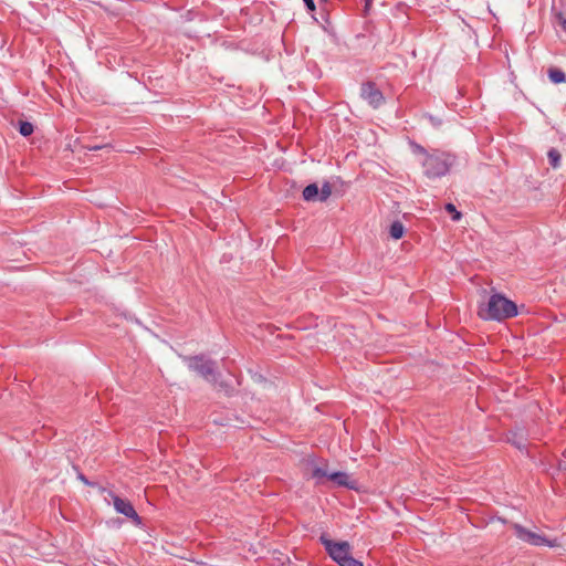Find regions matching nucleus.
Returning a JSON list of instances; mask_svg holds the SVG:
<instances>
[{
	"label": "nucleus",
	"mask_w": 566,
	"mask_h": 566,
	"mask_svg": "<svg viewBox=\"0 0 566 566\" xmlns=\"http://www.w3.org/2000/svg\"><path fill=\"white\" fill-rule=\"evenodd\" d=\"M478 315L485 321H504L517 315L516 304L500 293L490 296L486 303L479 306Z\"/></svg>",
	"instance_id": "nucleus-1"
},
{
	"label": "nucleus",
	"mask_w": 566,
	"mask_h": 566,
	"mask_svg": "<svg viewBox=\"0 0 566 566\" xmlns=\"http://www.w3.org/2000/svg\"><path fill=\"white\" fill-rule=\"evenodd\" d=\"M415 153L424 156L422 166L428 178L441 177L448 172L450 167L448 155L441 153L426 155L424 149L420 146H415Z\"/></svg>",
	"instance_id": "nucleus-2"
},
{
	"label": "nucleus",
	"mask_w": 566,
	"mask_h": 566,
	"mask_svg": "<svg viewBox=\"0 0 566 566\" xmlns=\"http://www.w3.org/2000/svg\"><path fill=\"white\" fill-rule=\"evenodd\" d=\"M186 364L189 369L196 371L207 381H217L219 373L214 363L208 356H186Z\"/></svg>",
	"instance_id": "nucleus-3"
},
{
	"label": "nucleus",
	"mask_w": 566,
	"mask_h": 566,
	"mask_svg": "<svg viewBox=\"0 0 566 566\" xmlns=\"http://www.w3.org/2000/svg\"><path fill=\"white\" fill-rule=\"evenodd\" d=\"M513 530L518 539L533 546H557L556 539H549L545 535L530 531L520 524H513Z\"/></svg>",
	"instance_id": "nucleus-4"
},
{
	"label": "nucleus",
	"mask_w": 566,
	"mask_h": 566,
	"mask_svg": "<svg viewBox=\"0 0 566 566\" xmlns=\"http://www.w3.org/2000/svg\"><path fill=\"white\" fill-rule=\"evenodd\" d=\"M328 555L339 565L352 555V548L348 542H334L325 535L319 537Z\"/></svg>",
	"instance_id": "nucleus-5"
},
{
	"label": "nucleus",
	"mask_w": 566,
	"mask_h": 566,
	"mask_svg": "<svg viewBox=\"0 0 566 566\" xmlns=\"http://www.w3.org/2000/svg\"><path fill=\"white\" fill-rule=\"evenodd\" d=\"M312 475L315 479L327 478L338 486H345L348 489L356 488V481L353 480L346 472H328L324 468L316 467L314 468Z\"/></svg>",
	"instance_id": "nucleus-6"
},
{
	"label": "nucleus",
	"mask_w": 566,
	"mask_h": 566,
	"mask_svg": "<svg viewBox=\"0 0 566 566\" xmlns=\"http://www.w3.org/2000/svg\"><path fill=\"white\" fill-rule=\"evenodd\" d=\"M108 496L113 501L114 509L117 513L125 515L126 517L133 520L136 525L142 524V518L135 511L134 506L128 500L122 499L116 495L114 492L109 491Z\"/></svg>",
	"instance_id": "nucleus-7"
},
{
	"label": "nucleus",
	"mask_w": 566,
	"mask_h": 566,
	"mask_svg": "<svg viewBox=\"0 0 566 566\" xmlns=\"http://www.w3.org/2000/svg\"><path fill=\"white\" fill-rule=\"evenodd\" d=\"M360 95L374 108L379 107L384 103L382 93L378 88H376L375 85L371 83H366L361 85Z\"/></svg>",
	"instance_id": "nucleus-8"
},
{
	"label": "nucleus",
	"mask_w": 566,
	"mask_h": 566,
	"mask_svg": "<svg viewBox=\"0 0 566 566\" xmlns=\"http://www.w3.org/2000/svg\"><path fill=\"white\" fill-rule=\"evenodd\" d=\"M303 198L306 201H315L318 200V187L316 184H311L306 186L303 190Z\"/></svg>",
	"instance_id": "nucleus-9"
},
{
	"label": "nucleus",
	"mask_w": 566,
	"mask_h": 566,
	"mask_svg": "<svg viewBox=\"0 0 566 566\" xmlns=\"http://www.w3.org/2000/svg\"><path fill=\"white\" fill-rule=\"evenodd\" d=\"M509 441L521 451L525 450L527 447L526 439L522 432H513L509 438Z\"/></svg>",
	"instance_id": "nucleus-10"
},
{
	"label": "nucleus",
	"mask_w": 566,
	"mask_h": 566,
	"mask_svg": "<svg viewBox=\"0 0 566 566\" xmlns=\"http://www.w3.org/2000/svg\"><path fill=\"white\" fill-rule=\"evenodd\" d=\"M390 237L395 240H399L403 237L405 227L400 221H395L391 223L389 229Z\"/></svg>",
	"instance_id": "nucleus-11"
},
{
	"label": "nucleus",
	"mask_w": 566,
	"mask_h": 566,
	"mask_svg": "<svg viewBox=\"0 0 566 566\" xmlns=\"http://www.w3.org/2000/svg\"><path fill=\"white\" fill-rule=\"evenodd\" d=\"M548 77L555 84L566 82V74L559 69H549Z\"/></svg>",
	"instance_id": "nucleus-12"
},
{
	"label": "nucleus",
	"mask_w": 566,
	"mask_h": 566,
	"mask_svg": "<svg viewBox=\"0 0 566 566\" xmlns=\"http://www.w3.org/2000/svg\"><path fill=\"white\" fill-rule=\"evenodd\" d=\"M332 195V186L329 182H325L321 189H318V201H326Z\"/></svg>",
	"instance_id": "nucleus-13"
},
{
	"label": "nucleus",
	"mask_w": 566,
	"mask_h": 566,
	"mask_svg": "<svg viewBox=\"0 0 566 566\" xmlns=\"http://www.w3.org/2000/svg\"><path fill=\"white\" fill-rule=\"evenodd\" d=\"M549 164L554 169L559 167L560 154L556 149H551L547 154Z\"/></svg>",
	"instance_id": "nucleus-14"
},
{
	"label": "nucleus",
	"mask_w": 566,
	"mask_h": 566,
	"mask_svg": "<svg viewBox=\"0 0 566 566\" xmlns=\"http://www.w3.org/2000/svg\"><path fill=\"white\" fill-rule=\"evenodd\" d=\"M19 132L22 136H30L33 133V125L29 122H20Z\"/></svg>",
	"instance_id": "nucleus-15"
},
{
	"label": "nucleus",
	"mask_w": 566,
	"mask_h": 566,
	"mask_svg": "<svg viewBox=\"0 0 566 566\" xmlns=\"http://www.w3.org/2000/svg\"><path fill=\"white\" fill-rule=\"evenodd\" d=\"M339 566H364L363 563H360L359 560L355 559L352 555L346 558L345 560H343Z\"/></svg>",
	"instance_id": "nucleus-16"
},
{
	"label": "nucleus",
	"mask_w": 566,
	"mask_h": 566,
	"mask_svg": "<svg viewBox=\"0 0 566 566\" xmlns=\"http://www.w3.org/2000/svg\"><path fill=\"white\" fill-rule=\"evenodd\" d=\"M446 209H447V211H449V212L453 213L452 219H453L454 221H458V220H460V219H461V213H460L459 211H457V209H455L454 205H452V203H448V205L446 206Z\"/></svg>",
	"instance_id": "nucleus-17"
},
{
	"label": "nucleus",
	"mask_w": 566,
	"mask_h": 566,
	"mask_svg": "<svg viewBox=\"0 0 566 566\" xmlns=\"http://www.w3.org/2000/svg\"><path fill=\"white\" fill-rule=\"evenodd\" d=\"M556 21L557 24L566 32V18L562 13H558L556 15Z\"/></svg>",
	"instance_id": "nucleus-18"
},
{
	"label": "nucleus",
	"mask_w": 566,
	"mask_h": 566,
	"mask_svg": "<svg viewBox=\"0 0 566 566\" xmlns=\"http://www.w3.org/2000/svg\"><path fill=\"white\" fill-rule=\"evenodd\" d=\"M306 7L308 10L314 11L315 10V3L314 0H304Z\"/></svg>",
	"instance_id": "nucleus-19"
},
{
	"label": "nucleus",
	"mask_w": 566,
	"mask_h": 566,
	"mask_svg": "<svg viewBox=\"0 0 566 566\" xmlns=\"http://www.w3.org/2000/svg\"><path fill=\"white\" fill-rule=\"evenodd\" d=\"M160 344H161V347H159V349L161 352H167L168 349H171V347L164 340H160Z\"/></svg>",
	"instance_id": "nucleus-20"
},
{
	"label": "nucleus",
	"mask_w": 566,
	"mask_h": 566,
	"mask_svg": "<svg viewBox=\"0 0 566 566\" xmlns=\"http://www.w3.org/2000/svg\"><path fill=\"white\" fill-rule=\"evenodd\" d=\"M78 479H80L83 483H85V484H87V485H91L90 481L85 478V475H83V474H78Z\"/></svg>",
	"instance_id": "nucleus-21"
},
{
	"label": "nucleus",
	"mask_w": 566,
	"mask_h": 566,
	"mask_svg": "<svg viewBox=\"0 0 566 566\" xmlns=\"http://www.w3.org/2000/svg\"><path fill=\"white\" fill-rule=\"evenodd\" d=\"M101 148H102L101 146H95V147H93L92 149H93V150H97V149H101Z\"/></svg>",
	"instance_id": "nucleus-22"
}]
</instances>
